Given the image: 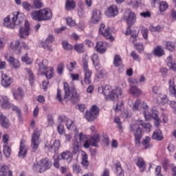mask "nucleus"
<instances>
[{
    "mask_svg": "<svg viewBox=\"0 0 176 176\" xmlns=\"http://www.w3.org/2000/svg\"><path fill=\"white\" fill-rule=\"evenodd\" d=\"M102 94L107 100L116 101L119 100V98H122V89L116 88V89L112 90V87L106 85L102 88Z\"/></svg>",
    "mask_w": 176,
    "mask_h": 176,
    "instance_id": "obj_4",
    "label": "nucleus"
},
{
    "mask_svg": "<svg viewBox=\"0 0 176 176\" xmlns=\"http://www.w3.org/2000/svg\"><path fill=\"white\" fill-rule=\"evenodd\" d=\"M176 85H175V79L174 78H170L168 80V91L170 96L175 97L176 98Z\"/></svg>",
    "mask_w": 176,
    "mask_h": 176,
    "instance_id": "obj_20",
    "label": "nucleus"
},
{
    "mask_svg": "<svg viewBox=\"0 0 176 176\" xmlns=\"http://www.w3.org/2000/svg\"><path fill=\"white\" fill-rule=\"evenodd\" d=\"M41 170L40 171H46V170H49L50 167H52L53 163L52 162V160L45 157L41 160Z\"/></svg>",
    "mask_w": 176,
    "mask_h": 176,
    "instance_id": "obj_17",
    "label": "nucleus"
},
{
    "mask_svg": "<svg viewBox=\"0 0 176 176\" xmlns=\"http://www.w3.org/2000/svg\"><path fill=\"white\" fill-rule=\"evenodd\" d=\"M89 146H97L98 145V142H100V135H94L91 137L90 139L88 140Z\"/></svg>",
    "mask_w": 176,
    "mask_h": 176,
    "instance_id": "obj_36",
    "label": "nucleus"
},
{
    "mask_svg": "<svg viewBox=\"0 0 176 176\" xmlns=\"http://www.w3.org/2000/svg\"><path fill=\"white\" fill-rule=\"evenodd\" d=\"M27 153H28V146H25V140L22 139L20 142L18 156L19 157H22V159H24V157L27 156Z\"/></svg>",
    "mask_w": 176,
    "mask_h": 176,
    "instance_id": "obj_15",
    "label": "nucleus"
},
{
    "mask_svg": "<svg viewBox=\"0 0 176 176\" xmlns=\"http://www.w3.org/2000/svg\"><path fill=\"white\" fill-rule=\"evenodd\" d=\"M0 176H13V172L10 170L8 166L3 165L0 168Z\"/></svg>",
    "mask_w": 176,
    "mask_h": 176,
    "instance_id": "obj_28",
    "label": "nucleus"
},
{
    "mask_svg": "<svg viewBox=\"0 0 176 176\" xmlns=\"http://www.w3.org/2000/svg\"><path fill=\"white\" fill-rule=\"evenodd\" d=\"M87 154L85 152H83V153H82L81 164L85 168H87V167H89V160H87Z\"/></svg>",
    "mask_w": 176,
    "mask_h": 176,
    "instance_id": "obj_40",
    "label": "nucleus"
},
{
    "mask_svg": "<svg viewBox=\"0 0 176 176\" xmlns=\"http://www.w3.org/2000/svg\"><path fill=\"white\" fill-rule=\"evenodd\" d=\"M153 53L156 57H162V56H164V50L163 47L158 45L153 49Z\"/></svg>",
    "mask_w": 176,
    "mask_h": 176,
    "instance_id": "obj_35",
    "label": "nucleus"
},
{
    "mask_svg": "<svg viewBox=\"0 0 176 176\" xmlns=\"http://www.w3.org/2000/svg\"><path fill=\"white\" fill-rule=\"evenodd\" d=\"M60 146L61 142H60L59 140H55L52 146H48L47 144L45 145V148H47L49 152H51V153H57Z\"/></svg>",
    "mask_w": 176,
    "mask_h": 176,
    "instance_id": "obj_18",
    "label": "nucleus"
},
{
    "mask_svg": "<svg viewBox=\"0 0 176 176\" xmlns=\"http://www.w3.org/2000/svg\"><path fill=\"white\" fill-rule=\"evenodd\" d=\"M76 3L73 0H67L65 4L66 10H72V9H75Z\"/></svg>",
    "mask_w": 176,
    "mask_h": 176,
    "instance_id": "obj_42",
    "label": "nucleus"
},
{
    "mask_svg": "<svg viewBox=\"0 0 176 176\" xmlns=\"http://www.w3.org/2000/svg\"><path fill=\"white\" fill-rule=\"evenodd\" d=\"M61 157L63 160H67V163H71L72 161V153L68 151H63L61 153Z\"/></svg>",
    "mask_w": 176,
    "mask_h": 176,
    "instance_id": "obj_37",
    "label": "nucleus"
},
{
    "mask_svg": "<svg viewBox=\"0 0 176 176\" xmlns=\"http://www.w3.org/2000/svg\"><path fill=\"white\" fill-rule=\"evenodd\" d=\"M98 115H100V108L94 104L91 107L90 111L85 113V118L88 122H93L97 119Z\"/></svg>",
    "mask_w": 176,
    "mask_h": 176,
    "instance_id": "obj_8",
    "label": "nucleus"
},
{
    "mask_svg": "<svg viewBox=\"0 0 176 176\" xmlns=\"http://www.w3.org/2000/svg\"><path fill=\"white\" fill-rule=\"evenodd\" d=\"M134 162L138 166V167L140 168L141 171H144L145 170V168L146 167V165L145 164V161L144 160V158L142 157H135L134 158Z\"/></svg>",
    "mask_w": 176,
    "mask_h": 176,
    "instance_id": "obj_23",
    "label": "nucleus"
},
{
    "mask_svg": "<svg viewBox=\"0 0 176 176\" xmlns=\"http://www.w3.org/2000/svg\"><path fill=\"white\" fill-rule=\"evenodd\" d=\"M4 57L5 58H6V60H8V61H10V65H12V67H14V68H19L20 67V61H19V60L14 58V57L10 56L9 57V54L6 53L4 54Z\"/></svg>",
    "mask_w": 176,
    "mask_h": 176,
    "instance_id": "obj_21",
    "label": "nucleus"
},
{
    "mask_svg": "<svg viewBox=\"0 0 176 176\" xmlns=\"http://www.w3.org/2000/svg\"><path fill=\"white\" fill-rule=\"evenodd\" d=\"M12 153V148L9 146L8 144L3 145V155L6 157H10Z\"/></svg>",
    "mask_w": 176,
    "mask_h": 176,
    "instance_id": "obj_44",
    "label": "nucleus"
},
{
    "mask_svg": "<svg viewBox=\"0 0 176 176\" xmlns=\"http://www.w3.org/2000/svg\"><path fill=\"white\" fill-rule=\"evenodd\" d=\"M64 90H65V96L64 100L65 101H69L72 100V101H78V95L75 92H72L71 89H69V85L68 83H64Z\"/></svg>",
    "mask_w": 176,
    "mask_h": 176,
    "instance_id": "obj_9",
    "label": "nucleus"
},
{
    "mask_svg": "<svg viewBox=\"0 0 176 176\" xmlns=\"http://www.w3.org/2000/svg\"><path fill=\"white\" fill-rule=\"evenodd\" d=\"M118 6L115 5L110 6L107 10V16L109 17H115V16H118Z\"/></svg>",
    "mask_w": 176,
    "mask_h": 176,
    "instance_id": "obj_27",
    "label": "nucleus"
},
{
    "mask_svg": "<svg viewBox=\"0 0 176 176\" xmlns=\"http://www.w3.org/2000/svg\"><path fill=\"white\" fill-rule=\"evenodd\" d=\"M63 47L65 50L69 51H71L72 50V49H74V47L71 44L68 43L67 41H64L63 43Z\"/></svg>",
    "mask_w": 176,
    "mask_h": 176,
    "instance_id": "obj_59",
    "label": "nucleus"
},
{
    "mask_svg": "<svg viewBox=\"0 0 176 176\" xmlns=\"http://www.w3.org/2000/svg\"><path fill=\"white\" fill-rule=\"evenodd\" d=\"M13 96L15 100H17L18 101H21V100L24 98V91L21 88H18L13 94Z\"/></svg>",
    "mask_w": 176,
    "mask_h": 176,
    "instance_id": "obj_34",
    "label": "nucleus"
},
{
    "mask_svg": "<svg viewBox=\"0 0 176 176\" xmlns=\"http://www.w3.org/2000/svg\"><path fill=\"white\" fill-rule=\"evenodd\" d=\"M25 71L29 78L30 83H34L35 80V76H34V73H32V70L29 68H25Z\"/></svg>",
    "mask_w": 176,
    "mask_h": 176,
    "instance_id": "obj_41",
    "label": "nucleus"
},
{
    "mask_svg": "<svg viewBox=\"0 0 176 176\" xmlns=\"http://www.w3.org/2000/svg\"><path fill=\"white\" fill-rule=\"evenodd\" d=\"M124 19L126 20V23L129 24V27H131L134 23H135V20H137V16H135V13L133 12H131L128 14V15H124Z\"/></svg>",
    "mask_w": 176,
    "mask_h": 176,
    "instance_id": "obj_19",
    "label": "nucleus"
},
{
    "mask_svg": "<svg viewBox=\"0 0 176 176\" xmlns=\"http://www.w3.org/2000/svg\"><path fill=\"white\" fill-rule=\"evenodd\" d=\"M124 104L123 103V101L120 100L118 101L116 104V107H114V111L115 112H120L122 111V108H124Z\"/></svg>",
    "mask_w": 176,
    "mask_h": 176,
    "instance_id": "obj_48",
    "label": "nucleus"
},
{
    "mask_svg": "<svg viewBox=\"0 0 176 176\" xmlns=\"http://www.w3.org/2000/svg\"><path fill=\"white\" fill-rule=\"evenodd\" d=\"M49 61L47 59H43L41 63H38V74L41 76H45L46 79H52L54 76V68L47 67Z\"/></svg>",
    "mask_w": 176,
    "mask_h": 176,
    "instance_id": "obj_5",
    "label": "nucleus"
},
{
    "mask_svg": "<svg viewBox=\"0 0 176 176\" xmlns=\"http://www.w3.org/2000/svg\"><path fill=\"white\" fill-rule=\"evenodd\" d=\"M140 126H142L144 131L146 133H149L152 129L151 123H146L142 120H139L138 123L131 125L130 131L133 134L135 137V144L138 146L141 145V140L144 135H142V130Z\"/></svg>",
    "mask_w": 176,
    "mask_h": 176,
    "instance_id": "obj_1",
    "label": "nucleus"
},
{
    "mask_svg": "<svg viewBox=\"0 0 176 176\" xmlns=\"http://www.w3.org/2000/svg\"><path fill=\"white\" fill-rule=\"evenodd\" d=\"M30 31H31V28L30 27V22L28 21H25L24 27H21L19 29L20 38H27V36L30 35Z\"/></svg>",
    "mask_w": 176,
    "mask_h": 176,
    "instance_id": "obj_12",
    "label": "nucleus"
},
{
    "mask_svg": "<svg viewBox=\"0 0 176 176\" xmlns=\"http://www.w3.org/2000/svg\"><path fill=\"white\" fill-rule=\"evenodd\" d=\"M122 58L120 57V55H116L114 56V59H113V65L114 67H120V65H122Z\"/></svg>",
    "mask_w": 176,
    "mask_h": 176,
    "instance_id": "obj_46",
    "label": "nucleus"
},
{
    "mask_svg": "<svg viewBox=\"0 0 176 176\" xmlns=\"http://www.w3.org/2000/svg\"><path fill=\"white\" fill-rule=\"evenodd\" d=\"M32 6L33 9H41L43 8V3L41 0H34Z\"/></svg>",
    "mask_w": 176,
    "mask_h": 176,
    "instance_id": "obj_50",
    "label": "nucleus"
},
{
    "mask_svg": "<svg viewBox=\"0 0 176 176\" xmlns=\"http://www.w3.org/2000/svg\"><path fill=\"white\" fill-rule=\"evenodd\" d=\"M101 20V11L100 10L94 9L92 11L91 22L94 24H97Z\"/></svg>",
    "mask_w": 176,
    "mask_h": 176,
    "instance_id": "obj_22",
    "label": "nucleus"
},
{
    "mask_svg": "<svg viewBox=\"0 0 176 176\" xmlns=\"http://www.w3.org/2000/svg\"><path fill=\"white\" fill-rule=\"evenodd\" d=\"M0 104L1 108L3 109H9L10 107H12V104H10V100L8 96H2L0 99Z\"/></svg>",
    "mask_w": 176,
    "mask_h": 176,
    "instance_id": "obj_26",
    "label": "nucleus"
},
{
    "mask_svg": "<svg viewBox=\"0 0 176 176\" xmlns=\"http://www.w3.org/2000/svg\"><path fill=\"white\" fill-rule=\"evenodd\" d=\"M0 125L1 127H3V129L10 127V121L3 114L0 115Z\"/></svg>",
    "mask_w": 176,
    "mask_h": 176,
    "instance_id": "obj_29",
    "label": "nucleus"
},
{
    "mask_svg": "<svg viewBox=\"0 0 176 176\" xmlns=\"http://www.w3.org/2000/svg\"><path fill=\"white\" fill-rule=\"evenodd\" d=\"M168 63L167 65L172 71H176V63L173 60V56H168L167 58Z\"/></svg>",
    "mask_w": 176,
    "mask_h": 176,
    "instance_id": "obj_38",
    "label": "nucleus"
},
{
    "mask_svg": "<svg viewBox=\"0 0 176 176\" xmlns=\"http://www.w3.org/2000/svg\"><path fill=\"white\" fill-rule=\"evenodd\" d=\"M148 34H149V30H148V29L143 28L142 30V36H143L144 39H145L146 41V39H148Z\"/></svg>",
    "mask_w": 176,
    "mask_h": 176,
    "instance_id": "obj_62",
    "label": "nucleus"
},
{
    "mask_svg": "<svg viewBox=\"0 0 176 176\" xmlns=\"http://www.w3.org/2000/svg\"><path fill=\"white\" fill-rule=\"evenodd\" d=\"M93 64H96L97 63H100V58H98V54H94L91 57Z\"/></svg>",
    "mask_w": 176,
    "mask_h": 176,
    "instance_id": "obj_63",
    "label": "nucleus"
},
{
    "mask_svg": "<svg viewBox=\"0 0 176 176\" xmlns=\"http://www.w3.org/2000/svg\"><path fill=\"white\" fill-rule=\"evenodd\" d=\"M66 23L69 27H75L76 25V22H75V21H74L71 16L67 17Z\"/></svg>",
    "mask_w": 176,
    "mask_h": 176,
    "instance_id": "obj_54",
    "label": "nucleus"
},
{
    "mask_svg": "<svg viewBox=\"0 0 176 176\" xmlns=\"http://www.w3.org/2000/svg\"><path fill=\"white\" fill-rule=\"evenodd\" d=\"M39 137H41V132L38 129H36L32 136L31 141V146L33 152H35L38 148H39V144H41V141H39Z\"/></svg>",
    "mask_w": 176,
    "mask_h": 176,
    "instance_id": "obj_10",
    "label": "nucleus"
},
{
    "mask_svg": "<svg viewBox=\"0 0 176 176\" xmlns=\"http://www.w3.org/2000/svg\"><path fill=\"white\" fill-rule=\"evenodd\" d=\"M82 67L84 72V82L86 85H90L91 83V76L93 75V72L89 69V62L86 59H82Z\"/></svg>",
    "mask_w": 176,
    "mask_h": 176,
    "instance_id": "obj_7",
    "label": "nucleus"
},
{
    "mask_svg": "<svg viewBox=\"0 0 176 176\" xmlns=\"http://www.w3.org/2000/svg\"><path fill=\"white\" fill-rule=\"evenodd\" d=\"M72 168L74 173H75L76 174H80V173H82V168H80V165H79V164H74Z\"/></svg>",
    "mask_w": 176,
    "mask_h": 176,
    "instance_id": "obj_56",
    "label": "nucleus"
},
{
    "mask_svg": "<svg viewBox=\"0 0 176 176\" xmlns=\"http://www.w3.org/2000/svg\"><path fill=\"white\" fill-rule=\"evenodd\" d=\"M153 140H155V141H163V133L160 129L155 130L152 135Z\"/></svg>",
    "mask_w": 176,
    "mask_h": 176,
    "instance_id": "obj_33",
    "label": "nucleus"
},
{
    "mask_svg": "<svg viewBox=\"0 0 176 176\" xmlns=\"http://www.w3.org/2000/svg\"><path fill=\"white\" fill-rule=\"evenodd\" d=\"M22 7L26 12H31V10L34 9V6L27 1H23L22 3Z\"/></svg>",
    "mask_w": 176,
    "mask_h": 176,
    "instance_id": "obj_47",
    "label": "nucleus"
},
{
    "mask_svg": "<svg viewBox=\"0 0 176 176\" xmlns=\"http://www.w3.org/2000/svg\"><path fill=\"white\" fill-rule=\"evenodd\" d=\"M83 145L84 148L86 149L89 148V140L87 139V135L83 133H80L78 135V140L76 136H74V139L72 140V149L73 153L76 155L78 153L80 146Z\"/></svg>",
    "mask_w": 176,
    "mask_h": 176,
    "instance_id": "obj_2",
    "label": "nucleus"
},
{
    "mask_svg": "<svg viewBox=\"0 0 176 176\" xmlns=\"http://www.w3.org/2000/svg\"><path fill=\"white\" fill-rule=\"evenodd\" d=\"M99 34L104 36L105 38L109 39L111 42L114 40L113 36L111 34V32L109 31V28H105V25L102 23L100 25V28L99 29Z\"/></svg>",
    "mask_w": 176,
    "mask_h": 176,
    "instance_id": "obj_14",
    "label": "nucleus"
},
{
    "mask_svg": "<svg viewBox=\"0 0 176 176\" xmlns=\"http://www.w3.org/2000/svg\"><path fill=\"white\" fill-rule=\"evenodd\" d=\"M116 168L118 176H124V173H123V169L122 168V165L120 164V162L118 161L116 163Z\"/></svg>",
    "mask_w": 176,
    "mask_h": 176,
    "instance_id": "obj_43",
    "label": "nucleus"
},
{
    "mask_svg": "<svg viewBox=\"0 0 176 176\" xmlns=\"http://www.w3.org/2000/svg\"><path fill=\"white\" fill-rule=\"evenodd\" d=\"M32 20L35 21H47L53 17L52 10L50 8H44L40 10H34L30 13Z\"/></svg>",
    "mask_w": 176,
    "mask_h": 176,
    "instance_id": "obj_3",
    "label": "nucleus"
},
{
    "mask_svg": "<svg viewBox=\"0 0 176 176\" xmlns=\"http://www.w3.org/2000/svg\"><path fill=\"white\" fill-rule=\"evenodd\" d=\"M58 120L62 123H65V126L68 130H72L74 129V121L68 118L67 116L64 115L59 116Z\"/></svg>",
    "mask_w": 176,
    "mask_h": 176,
    "instance_id": "obj_16",
    "label": "nucleus"
},
{
    "mask_svg": "<svg viewBox=\"0 0 176 176\" xmlns=\"http://www.w3.org/2000/svg\"><path fill=\"white\" fill-rule=\"evenodd\" d=\"M74 49L77 52V53H85V45L82 43L75 44Z\"/></svg>",
    "mask_w": 176,
    "mask_h": 176,
    "instance_id": "obj_45",
    "label": "nucleus"
},
{
    "mask_svg": "<svg viewBox=\"0 0 176 176\" xmlns=\"http://www.w3.org/2000/svg\"><path fill=\"white\" fill-rule=\"evenodd\" d=\"M67 68L69 72H72L75 68H76V62H71L69 65H67Z\"/></svg>",
    "mask_w": 176,
    "mask_h": 176,
    "instance_id": "obj_61",
    "label": "nucleus"
},
{
    "mask_svg": "<svg viewBox=\"0 0 176 176\" xmlns=\"http://www.w3.org/2000/svg\"><path fill=\"white\" fill-rule=\"evenodd\" d=\"M125 35H131L132 38H137V36H138V32L136 30H131V26H128Z\"/></svg>",
    "mask_w": 176,
    "mask_h": 176,
    "instance_id": "obj_39",
    "label": "nucleus"
},
{
    "mask_svg": "<svg viewBox=\"0 0 176 176\" xmlns=\"http://www.w3.org/2000/svg\"><path fill=\"white\" fill-rule=\"evenodd\" d=\"M21 60L23 63H26V64H32V59L28 56V54H26L25 56H22Z\"/></svg>",
    "mask_w": 176,
    "mask_h": 176,
    "instance_id": "obj_58",
    "label": "nucleus"
},
{
    "mask_svg": "<svg viewBox=\"0 0 176 176\" xmlns=\"http://www.w3.org/2000/svg\"><path fill=\"white\" fill-rule=\"evenodd\" d=\"M163 30H164V26H160V25H157V26H150V31L151 32H162V31H163Z\"/></svg>",
    "mask_w": 176,
    "mask_h": 176,
    "instance_id": "obj_49",
    "label": "nucleus"
},
{
    "mask_svg": "<svg viewBox=\"0 0 176 176\" xmlns=\"http://www.w3.org/2000/svg\"><path fill=\"white\" fill-rule=\"evenodd\" d=\"M151 137L146 136L145 138L142 139V142H140V145H135L136 146H141L142 145L144 149H151L153 146L152 144H151Z\"/></svg>",
    "mask_w": 176,
    "mask_h": 176,
    "instance_id": "obj_24",
    "label": "nucleus"
},
{
    "mask_svg": "<svg viewBox=\"0 0 176 176\" xmlns=\"http://www.w3.org/2000/svg\"><path fill=\"white\" fill-rule=\"evenodd\" d=\"M114 122L118 124V127L120 130L122 129V122H120V118L119 117H115Z\"/></svg>",
    "mask_w": 176,
    "mask_h": 176,
    "instance_id": "obj_64",
    "label": "nucleus"
},
{
    "mask_svg": "<svg viewBox=\"0 0 176 176\" xmlns=\"http://www.w3.org/2000/svg\"><path fill=\"white\" fill-rule=\"evenodd\" d=\"M166 47L170 52H174L175 50V44L171 41L166 42Z\"/></svg>",
    "mask_w": 176,
    "mask_h": 176,
    "instance_id": "obj_51",
    "label": "nucleus"
},
{
    "mask_svg": "<svg viewBox=\"0 0 176 176\" xmlns=\"http://www.w3.org/2000/svg\"><path fill=\"white\" fill-rule=\"evenodd\" d=\"M133 44L135 45V49L141 53V52H144V45L142 43H135V40H133Z\"/></svg>",
    "mask_w": 176,
    "mask_h": 176,
    "instance_id": "obj_52",
    "label": "nucleus"
},
{
    "mask_svg": "<svg viewBox=\"0 0 176 176\" xmlns=\"http://www.w3.org/2000/svg\"><path fill=\"white\" fill-rule=\"evenodd\" d=\"M64 68H65L64 63H60L58 65L56 71H57V73L58 74V75H63V74L64 72Z\"/></svg>",
    "mask_w": 176,
    "mask_h": 176,
    "instance_id": "obj_57",
    "label": "nucleus"
},
{
    "mask_svg": "<svg viewBox=\"0 0 176 176\" xmlns=\"http://www.w3.org/2000/svg\"><path fill=\"white\" fill-rule=\"evenodd\" d=\"M11 17L15 25H21L22 23H24V14L23 13L14 12L11 14Z\"/></svg>",
    "mask_w": 176,
    "mask_h": 176,
    "instance_id": "obj_13",
    "label": "nucleus"
},
{
    "mask_svg": "<svg viewBox=\"0 0 176 176\" xmlns=\"http://www.w3.org/2000/svg\"><path fill=\"white\" fill-rule=\"evenodd\" d=\"M129 93L133 96V97H140L142 94V90L136 86L132 85L130 87Z\"/></svg>",
    "mask_w": 176,
    "mask_h": 176,
    "instance_id": "obj_31",
    "label": "nucleus"
},
{
    "mask_svg": "<svg viewBox=\"0 0 176 176\" xmlns=\"http://www.w3.org/2000/svg\"><path fill=\"white\" fill-rule=\"evenodd\" d=\"M3 24L4 27H6L7 28H14V27H16L14 21L12 20V14L4 18Z\"/></svg>",
    "mask_w": 176,
    "mask_h": 176,
    "instance_id": "obj_25",
    "label": "nucleus"
},
{
    "mask_svg": "<svg viewBox=\"0 0 176 176\" xmlns=\"http://www.w3.org/2000/svg\"><path fill=\"white\" fill-rule=\"evenodd\" d=\"M10 47L13 50H17V49H19V47H20V41H14L11 42Z\"/></svg>",
    "mask_w": 176,
    "mask_h": 176,
    "instance_id": "obj_55",
    "label": "nucleus"
},
{
    "mask_svg": "<svg viewBox=\"0 0 176 176\" xmlns=\"http://www.w3.org/2000/svg\"><path fill=\"white\" fill-rule=\"evenodd\" d=\"M57 131L58 133V134H60V135H63V134H64V133H65V129H64V125L63 124H59L57 126Z\"/></svg>",
    "mask_w": 176,
    "mask_h": 176,
    "instance_id": "obj_60",
    "label": "nucleus"
},
{
    "mask_svg": "<svg viewBox=\"0 0 176 176\" xmlns=\"http://www.w3.org/2000/svg\"><path fill=\"white\" fill-rule=\"evenodd\" d=\"M168 8V4H167V2L162 1L160 3V12H166Z\"/></svg>",
    "mask_w": 176,
    "mask_h": 176,
    "instance_id": "obj_53",
    "label": "nucleus"
},
{
    "mask_svg": "<svg viewBox=\"0 0 176 176\" xmlns=\"http://www.w3.org/2000/svg\"><path fill=\"white\" fill-rule=\"evenodd\" d=\"M128 105L132 108L133 111H141L142 109L144 112L145 117H146V115L149 116L148 113V110L149 109L148 104L144 102H141L140 99H137L134 103L133 102V100L129 99Z\"/></svg>",
    "mask_w": 176,
    "mask_h": 176,
    "instance_id": "obj_6",
    "label": "nucleus"
},
{
    "mask_svg": "<svg viewBox=\"0 0 176 176\" xmlns=\"http://www.w3.org/2000/svg\"><path fill=\"white\" fill-rule=\"evenodd\" d=\"M54 41V36L53 35H49L45 41H42L40 44L41 47H43L45 50L48 52H53V48L50 43H53Z\"/></svg>",
    "mask_w": 176,
    "mask_h": 176,
    "instance_id": "obj_11",
    "label": "nucleus"
},
{
    "mask_svg": "<svg viewBox=\"0 0 176 176\" xmlns=\"http://www.w3.org/2000/svg\"><path fill=\"white\" fill-rule=\"evenodd\" d=\"M96 50L98 53L104 54L107 52V46L102 41H99L96 43Z\"/></svg>",
    "mask_w": 176,
    "mask_h": 176,
    "instance_id": "obj_32",
    "label": "nucleus"
},
{
    "mask_svg": "<svg viewBox=\"0 0 176 176\" xmlns=\"http://www.w3.org/2000/svg\"><path fill=\"white\" fill-rule=\"evenodd\" d=\"M1 78V85L3 87H9L12 85V78L7 74H2Z\"/></svg>",
    "mask_w": 176,
    "mask_h": 176,
    "instance_id": "obj_30",
    "label": "nucleus"
}]
</instances>
